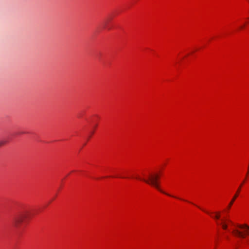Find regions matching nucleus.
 <instances>
[{"mask_svg": "<svg viewBox=\"0 0 249 249\" xmlns=\"http://www.w3.org/2000/svg\"><path fill=\"white\" fill-rule=\"evenodd\" d=\"M237 228L232 231V233L236 237L245 238L249 235V226L247 224H237Z\"/></svg>", "mask_w": 249, "mask_h": 249, "instance_id": "obj_1", "label": "nucleus"}, {"mask_svg": "<svg viewBox=\"0 0 249 249\" xmlns=\"http://www.w3.org/2000/svg\"><path fill=\"white\" fill-rule=\"evenodd\" d=\"M29 213L25 211L15 215L12 220V224L15 228H19L22 223L28 217Z\"/></svg>", "mask_w": 249, "mask_h": 249, "instance_id": "obj_2", "label": "nucleus"}, {"mask_svg": "<svg viewBox=\"0 0 249 249\" xmlns=\"http://www.w3.org/2000/svg\"><path fill=\"white\" fill-rule=\"evenodd\" d=\"M137 178L139 179H140V180H142V181L145 182L146 183H147L148 184H151V185L154 186L156 188L158 189L161 193H162L163 194H166V195H168L169 196H171L170 195L165 193L164 192H163V191H162L161 190H160V189L159 186V184H158V180L159 179V176L158 175H156V174H153V175L150 174L149 176L148 179H144V178H139V177H137Z\"/></svg>", "mask_w": 249, "mask_h": 249, "instance_id": "obj_3", "label": "nucleus"}, {"mask_svg": "<svg viewBox=\"0 0 249 249\" xmlns=\"http://www.w3.org/2000/svg\"><path fill=\"white\" fill-rule=\"evenodd\" d=\"M241 186H239L236 193L235 194V195L233 197L232 199L231 200V201H230V202L229 203V205H228V210H230V208H231V206L233 205L235 200L236 199V198L238 197V194L241 190Z\"/></svg>", "mask_w": 249, "mask_h": 249, "instance_id": "obj_4", "label": "nucleus"}, {"mask_svg": "<svg viewBox=\"0 0 249 249\" xmlns=\"http://www.w3.org/2000/svg\"><path fill=\"white\" fill-rule=\"evenodd\" d=\"M221 225L222 226V228L224 230H227L228 228V225L226 223L225 221L224 220V219H222L221 220Z\"/></svg>", "mask_w": 249, "mask_h": 249, "instance_id": "obj_5", "label": "nucleus"}, {"mask_svg": "<svg viewBox=\"0 0 249 249\" xmlns=\"http://www.w3.org/2000/svg\"><path fill=\"white\" fill-rule=\"evenodd\" d=\"M214 213L215 214V215L212 216V217L216 220L219 219L220 217V212H215Z\"/></svg>", "mask_w": 249, "mask_h": 249, "instance_id": "obj_6", "label": "nucleus"}, {"mask_svg": "<svg viewBox=\"0 0 249 249\" xmlns=\"http://www.w3.org/2000/svg\"><path fill=\"white\" fill-rule=\"evenodd\" d=\"M7 142V141L6 140H0V146L5 144Z\"/></svg>", "mask_w": 249, "mask_h": 249, "instance_id": "obj_7", "label": "nucleus"}, {"mask_svg": "<svg viewBox=\"0 0 249 249\" xmlns=\"http://www.w3.org/2000/svg\"><path fill=\"white\" fill-rule=\"evenodd\" d=\"M198 207L199 209H200L202 211H203V212H204L206 213H208V214H211L212 213H210V212H208V211H206V210H204V209H202V208H200V207Z\"/></svg>", "mask_w": 249, "mask_h": 249, "instance_id": "obj_8", "label": "nucleus"}, {"mask_svg": "<svg viewBox=\"0 0 249 249\" xmlns=\"http://www.w3.org/2000/svg\"><path fill=\"white\" fill-rule=\"evenodd\" d=\"M224 220L225 221H227L228 222H230V223H231L232 224V222L231 220H230V219H225V220Z\"/></svg>", "mask_w": 249, "mask_h": 249, "instance_id": "obj_9", "label": "nucleus"}, {"mask_svg": "<svg viewBox=\"0 0 249 249\" xmlns=\"http://www.w3.org/2000/svg\"><path fill=\"white\" fill-rule=\"evenodd\" d=\"M244 28V26H241V27H240V28H241V29H242V28Z\"/></svg>", "mask_w": 249, "mask_h": 249, "instance_id": "obj_10", "label": "nucleus"}, {"mask_svg": "<svg viewBox=\"0 0 249 249\" xmlns=\"http://www.w3.org/2000/svg\"><path fill=\"white\" fill-rule=\"evenodd\" d=\"M242 183H244V182H242ZM243 185V184H241V185L240 186H242V185Z\"/></svg>", "mask_w": 249, "mask_h": 249, "instance_id": "obj_11", "label": "nucleus"}, {"mask_svg": "<svg viewBox=\"0 0 249 249\" xmlns=\"http://www.w3.org/2000/svg\"><path fill=\"white\" fill-rule=\"evenodd\" d=\"M93 133H94V132H93V131H92V132H91V134H92Z\"/></svg>", "mask_w": 249, "mask_h": 249, "instance_id": "obj_12", "label": "nucleus"}]
</instances>
